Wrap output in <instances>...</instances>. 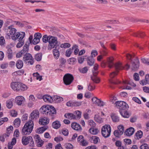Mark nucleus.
Segmentation results:
<instances>
[{"label": "nucleus", "instance_id": "nucleus-62", "mask_svg": "<svg viewBox=\"0 0 149 149\" xmlns=\"http://www.w3.org/2000/svg\"><path fill=\"white\" fill-rule=\"evenodd\" d=\"M79 71L81 72L84 73L87 72L88 69L87 67H85L83 68L80 69Z\"/></svg>", "mask_w": 149, "mask_h": 149}, {"label": "nucleus", "instance_id": "nucleus-6", "mask_svg": "<svg viewBox=\"0 0 149 149\" xmlns=\"http://www.w3.org/2000/svg\"><path fill=\"white\" fill-rule=\"evenodd\" d=\"M23 60L24 63L28 65L30 64L32 65L34 63L33 57L29 53H26L23 57Z\"/></svg>", "mask_w": 149, "mask_h": 149}, {"label": "nucleus", "instance_id": "nucleus-26", "mask_svg": "<svg viewBox=\"0 0 149 149\" xmlns=\"http://www.w3.org/2000/svg\"><path fill=\"white\" fill-rule=\"evenodd\" d=\"M29 43L28 42V44H27V43H26L24 46L23 49L21 51L23 54L28 53L27 52L29 50Z\"/></svg>", "mask_w": 149, "mask_h": 149}, {"label": "nucleus", "instance_id": "nucleus-49", "mask_svg": "<svg viewBox=\"0 0 149 149\" xmlns=\"http://www.w3.org/2000/svg\"><path fill=\"white\" fill-rule=\"evenodd\" d=\"M88 122L89 125L90 126L91 128L94 127L96 126V124L93 120H89Z\"/></svg>", "mask_w": 149, "mask_h": 149}, {"label": "nucleus", "instance_id": "nucleus-34", "mask_svg": "<svg viewBox=\"0 0 149 149\" xmlns=\"http://www.w3.org/2000/svg\"><path fill=\"white\" fill-rule=\"evenodd\" d=\"M87 62L88 65L92 66L94 63V60L93 58L91 57H89L87 58Z\"/></svg>", "mask_w": 149, "mask_h": 149}, {"label": "nucleus", "instance_id": "nucleus-14", "mask_svg": "<svg viewBox=\"0 0 149 149\" xmlns=\"http://www.w3.org/2000/svg\"><path fill=\"white\" fill-rule=\"evenodd\" d=\"M39 113L37 110L33 111L31 113L30 118L32 120H35L39 117Z\"/></svg>", "mask_w": 149, "mask_h": 149}, {"label": "nucleus", "instance_id": "nucleus-64", "mask_svg": "<svg viewBox=\"0 0 149 149\" xmlns=\"http://www.w3.org/2000/svg\"><path fill=\"white\" fill-rule=\"evenodd\" d=\"M62 132L63 134L65 136H67L68 134V130L66 129H63L62 130Z\"/></svg>", "mask_w": 149, "mask_h": 149}, {"label": "nucleus", "instance_id": "nucleus-16", "mask_svg": "<svg viewBox=\"0 0 149 149\" xmlns=\"http://www.w3.org/2000/svg\"><path fill=\"white\" fill-rule=\"evenodd\" d=\"M71 127L74 130L78 131H81L82 128L80 125L76 123H73L71 125Z\"/></svg>", "mask_w": 149, "mask_h": 149}, {"label": "nucleus", "instance_id": "nucleus-56", "mask_svg": "<svg viewBox=\"0 0 149 149\" xmlns=\"http://www.w3.org/2000/svg\"><path fill=\"white\" fill-rule=\"evenodd\" d=\"M64 146L67 149H72L73 148V146L70 143L65 144Z\"/></svg>", "mask_w": 149, "mask_h": 149}, {"label": "nucleus", "instance_id": "nucleus-15", "mask_svg": "<svg viewBox=\"0 0 149 149\" xmlns=\"http://www.w3.org/2000/svg\"><path fill=\"white\" fill-rule=\"evenodd\" d=\"M25 101V98L22 96H17L15 99L16 102L18 105H21Z\"/></svg>", "mask_w": 149, "mask_h": 149}, {"label": "nucleus", "instance_id": "nucleus-47", "mask_svg": "<svg viewBox=\"0 0 149 149\" xmlns=\"http://www.w3.org/2000/svg\"><path fill=\"white\" fill-rule=\"evenodd\" d=\"M72 49L71 48L67 49L65 52V56L67 57L70 56L72 53Z\"/></svg>", "mask_w": 149, "mask_h": 149}, {"label": "nucleus", "instance_id": "nucleus-48", "mask_svg": "<svg viewBox=\"0 0 149 149\" xmlns=\"http://www.w3.org/2000/svg\"><path fill=\"white\" fill-rule=\"evenodd\" d=\"M42 54L41 53H38L35 56V59L38 61H40L42 58Z\"/></svg>", "mask_w": 149, "mask_h": 149}, {"label": "nucleus", "instance_id": "nucleus-18", "mask_svg": "<svg viewBox=\"0 0 149 149\" xmlns=\"http://www.w3.org/2000/svg\"><path fill=\"white\" fill-rule=\"evenodd\" d=\"M134 132V130L132 127H131L127 129L125 132V134L128 136H130L132 135Z\"/></svg>", "mask_w": 149, "mask_h": 149}, {"label": "nucleus", "instance_id": "nucleus-28", "mask_svg": "<svg viewBox=\"0 0 149 149\" xmlns=\"http://www.w3.org/2000/svg\"><path fill=\"white\" fill-rule=\"evenodd\" d=\"M64 116L66 118L70 120L75 119V115L72 113H65L64 115Z\"/></svg>", "mask_w": 149, "mask_h": 149}, {"label": "nucleus", "instance_id": "nucleus-33", "mask_svg": "<svg viewBox=\"0 0 149 149\" xmlns=\"http://www.w3.org/2000/svg\"><path fill=\"white\" fill-rule=\"evenodd\" d=\"M121 115L123 117L125 118H128L129 117L130 115L129 113L125 110L122 111H119Z\"/></svg>", "mask_w": 149, "mask_h": 149}, {"label": "nucleus", "instance_id": "nucleus-11", "mask_svg": "<svg viewBox=\"0 0 149 149\" xmlns=\"http://www.w3.org/2000/svg\"><path fill=\"white\" fill-rule=\"evenodd\" d=\"M50 108V105H44L42 106L40 109V112L43 114L45 115H48V112H49V109Z\"/></svg>", "mask_w": 149, "mask_h": 149}, {"label": "nucleus", "instance_id": "nucleus-63", "mask_svg": "<svg viewBox=\"0 0 149 149\" xmlns=\"http://www.w3.org/2000/svg\"><path fill=\"white\" fill-rule=\"evenodd\" d=\"M140 148L141 149H148V145L146 143H144L141 145Z\"/></svg>", "mask_w": 149, "mask_h": 149}, {"label": "nucleus", "instance_id": "nucleus-41", "mask_svg": "<svg viewBox=\"0 0 149 149\" xmlns=\"http://www.w3.org/2000/svg\"><path fill=\"white\" fill-rule=\"evenodd\" d=\"M51 36H47V35H45L43 36L42 40L43 42L45 43H46L47 42H49V39L50 38L49 37H51Z\"/></svg>", "mask_w": 149, "mask_h": 149}, {"label": "nucleus", "instance_id": "nucleus-8", "mask_svg": "<svg viewBox=\"0 0 149 149\" xmlns=\"http://www.w3.org/2000/svg\"><path fill=\"white\" fill-rule=\"evenodd\" d=\"M74 79L73 76L69 74H65L63 77V80L64 84L66 85L70 84Z\"/></svg>", "mask_w": 149, "mask_h": 149}, {"label": "nucleus", "instance_id": "nucleus-27", "mask_svg": "<svg viewBox=\"0 0 149 149\" xmlns=\"http://www.w3.org/2000/svg\"><path fill=\"white\" fill-rule=\"evenodd\" d=\"M13 127L12 126H10L7 128V134H5L3 135L4 136H9L10 134L13 133Z\"/></svg>", "mask_w": 149, "mask_h": 149}, {"label": "nucleus", "instance_id": "nucleus-57", "mask_svg": "<svg viewBox=\"0 0 149 149\" xmlns=\"http://www.w3.org/2000/svg\"><path fill=\"white\" fill-rule=\"evenodd\" d=\"M19 41V42L16 45V47L18 48L22 47L24 44V41L22 40L20 41Z\"/></svg>", "mask_w": 149, "mask_h": 149}, {"label": "nucleus", "instance_id": "nucleus-25", "mask_svg": "<svg viewBox=\"0 0 149 149\" xmlns=\"http://www.w3.org/2000/svg\"><path fill=\"white\" fill-rule=\"evenodd\" d=\"M42 98L45 102H52V97L48 95H44Z\"/></svg>", "mask_w": 149, "mask_h": 149}, {"label": "nucleus", "instance_id": "nucleus-44", "mask_svg": "<svg viewBox=\"0 0 149 149\" xmlns=\"http://www.w3.org/2000/svg\"><path fill=\"white\" fill-rule=\"evenodd\" d=\"M91 78L93 81L96 83H99L100 81L99 78L97 76H92L91 77Z\"/></svg>", "mask_w": 149, "mask_h": 149}, {"label": "nucleus", "instance_id": "nucleus-58", "mask_svg": "<svg viewBox=\"0 0 149 149\" xmlns=\"http://www.w3.org/2000/svg\"><path fill=\"white\" fill-rule=\"evenodd\" d=\"M114 135L116 137H119L120 136L122 135V134H120V131L118 130H115L113 133Z\"/></svg>", "mask_w": 149, "mask_h": 149}, {"label": "nucleus", "instance_id": "nucleus-21", "mask_svg": "<svg viewBox=\"0 0 149 149\" xmlns=\"http://www.w3.org/2000/svg\"><path fill=\"white\" fill-rule=\"evenodd\" d=\"M55 48V49L53 50V54L54 57L56 58L57 59L59 57L60 55L59 52L58 50L59 47H58V48L57 46H56Z\"/></svg>", "mask_w": 149, "mask_h": 149}, {"label": "nucleus", "instance_id": "nucleus-13", "mask_svg": "<svg viewBox=\"0 0 149 149\" xmlns=\"http://www.w3.org/2000/svg\"><path fill=\"white\" fill-rule=\"evenodd\" d=\"M20 83L18 82H12L10 84L11 88L14 91L18 92L19 91V87Z\"/></svg>", "mask_w": 149, "mask_h": 149}, {"label": "nucleus", "instance_id": "nucleus-61", "mask_svg": "<svg viewBox=\"0 0 149 149\" xmlns=\"http://www.w3.org/2000/svg\"><path fill=\"white\" fill-rule=\"evenodd\" d=\"M5 43V40L3 37L1 36L0 38V45H3Z\"/></svg>", "mask_w": 149, "mask_h": 149}, {"label": "nucleus", "instance_id": "nucleus-55", "mask_svg": "<svg viewBox=\"0 0 149 149\" xmlns=\"http://www.w3.org/2000/svg\"><path fill=\"white\" fill-rule=\"evenodd\" d=\"M118 130H119L120 133V134H123L124 130V127L122 125H119L118 126Z\"/></svg>", "mask_w": 149, "mask_h": 149}, {"label": "nucleus", "instance_id": "nucleus-9", "mask_svg": "<svg viewBox=\"0 0 149 149\" xmlns=\"http://www.w3.org/2000/svg\"><path fill=\"white\" fill-rule=\"evenodd\" d=\"M92 101L93 104L99 107H103L106 104V103L105 102L95 97H93L92 99Z\"/></svg>", "mask_w": 149, "mask_h": 149}, {"label": "nucleus", "instance_id": "nucleus-12", "mask_svg": "<svg viewBox=\"0 0 149 149\" xmlns=\"http://www.w3.org/2000/svg\"><path fill=\"white\" fill-rule=\"evenodd\" d=\"M34 139L37 143L38 147H41L43 145L44 141L41 139L39 135H35L34 137Z\"/></svg>", "mask_w": 149, "mask_h": 149}, {"label": "nucleus", "instance_id": "nucleus-40", "mask_svg": "<svg viewBox=\"0 0 149 149\" xmlns=\"http://www.w3.org/2000/svg\"><path fill=\"white\" fill-rule=\"evenodd\" d=\"M142 132L141 130L139 131L135 134L136 138L139 139L142 137Z\"/></svg>", "mask_w": 149, "mask_h": 149}, {"label": "nucleus", "instance_id": "nucleus-24", "mask_svg": "<svg viewBox=\"0 0 149 149\" xmlns=\"http://www.w3.org/2000/svg\"><path fill=\"white\" fill-rule=\"evenodd\" d=\"M8 49L7 51V54L8 55V59H11L13 57V52L11 49L10 48L9 46H7L6 47Z\"/></svg>", "mask_w": 149, "mask_h": 149}, {"label": "nucleus", "instance_id": "nucleus-7", "mask_svg": "<svg viewBox=\"0 0 149 149\" xmlns=\"http://www.w3.org/2000/svg\"><path fill=\"white\" fill-rule=\"evenodd\" d=\"M115 104L117 107L119 109V111L125 110L128 107V104L123 101H117Z\"/></svg>", "mask_w": 149, "mask_h": 149}, {"label": "nucleus", "instance_id": "nucleus-54", "mask_svg": "<svg viewBox=\"0 0 149 149\" xmlns=\"http://www.w3.org/2000/svg\"><path fill=\"white\" fill-rule=\"evenodd\" d=\"M92 138L93 141V142L95 144L97 143L99 140V138L96 136H93L92 137Z\"/></svg>", "mask_w": 149, "mask_h": 149}, {"label": "nucleus", "instance_id": "nucleus-5", "mask_svg": "<svg viewBox=\"0 0 149 149\" xmlns=\"http://www.w3.org/2000/svg\"><path fill=\"white\" fill-rule=\"evenodd\" d=\"M111 128L109 125H105L103 126L102 129V134L105 138L109 136L110 135Z\"/></svg>", "mask_w": 149, "mask_h": 149}, {"label": "nucleus", "instance_id": "nucleus-4", "mask_svg": "<svg viewBox=\"0 0 149 149\" xmlns=\"http://www.w3.org/2000/svg\"><path fill=\"white\" fill-rule=\"evenodd\" d=\"M49 38L48 48V49L51 50L57 46L56 45L58 44V41L57 38L56 37L51 36Z\"/></svg>", "mask_w": 149, "mask_h": 149}, {"label": "nucleus", "instance_id": "nucleus-3", "mask_svg": "<svg viewBox=\"0 0 149 149\" xmlns=\"http://www.w3.org/2000/svg\"><path fill=\"white\" fill-rule=\"evenodd\" d=\"M22 144L24 146L29 144L30 147H33L34 146V143L33 138L31 136H22Z\"/></svg>", "mask_w": 149, "mask_h": 149}, {"label": "nucleus", "instance_id": "nucleus-53", "mask_svg": "<svg viewBox=\"0 0 149 149\" xmlns=\"http://www.w3.org/2000/svg\"><path fill=\"white\" fill-rule=\"evenodd\" d=\"M79 143L80 145L83 146H86L88 144V142L84 139L81 141Z\"/></svg>", "mask_w": 149, "mask_h": 149}, {"label": "nucleus", "instance_id": "nucleus-31", "mask_svg": "<svg viewBox=\"0 0 149 149\" xmlns=\"http://www.w3.org/2000/svg\"><path fill=\"white\" fill-rule=\"evenodd\" d=\"M14 100L13 99H10L7 100L6 102V106L8 109H10L13 106V102Z\"/></svg>", "mask_w": 149, "mask_h": 149}, {"label": "nucleus", "instance_id": "nucleus-37", "mask_svg": "<svg viewBox=\"0 0 149 149\" xmlns=\"http://www.w3.org/2000/svg\"><path fill=\"white\" fill-rule=\"evenodd\" d=\"M23 65V63L22 61L20 60H18L16 63V65L17 68L18 69L21 68Z\"/></svg>", "mask_w": 149, "mask_h": 149}, {"label": "nucleus", "instance_id": "nucleus-42", "mask_svg": "<svg viewBox=\"0 0 149 149\" xmlns=\"http://www.w3.org/2000/svg\"><path fill=\"white\" fill-rule=\"evenodd\" d=\"M72 51L74 50V54L75 55H77L78 54L79 51V50L78 49V47L77 45H74L72 48Z\"/></svg>", "mask_w": 149, "mask_h": 149}, {"label": "nucleus", "instance_id": "nucleus-29", "mask_svg": "<svg viewBox=\"0 0 149 149\" xmlns=\"http://www.w3.org/2000/svg\"><path fill=\"white\" fill-rule=\"evenodd\" d=\"M113 58L112 57H110L108 58L107 59V64L108 65L109 68H111L113 65Z\"/></svg>", "mask_w": 149, "mask_h": 149}, {"label": "nucleus", "instance_id": "nucleus-35", "mask_svg": "<svg viewBox=\"0 0 149 149\" xmlns=\"http://www.w3.org/2000/svg\"><path fill=\"white\" fill-rule=\"evenodd\" d=\"M19 85V91H24L27 89V87L25 85L20 83Z\"/></svg>", "mask_w": 149, "mask_h": 149}, {"label": "nucleus", "instance_id": "nucleus-19", "mask_svg": "<svg viewBox=\"0 0 149 149\" xmlns=\"http://www.w3.org/2000/svg\"><path fill=\"white\" fill-rule=\"evenodd\" d=\"M114 67L116 72H119V70H123L124 68V67L123 66L122 63L120 62L116 63L115 64Z\"/></svg>", "mask_w": 149, "mask_h": 149}, {"label": "nucleus", "instance_id": "nucleus-32", "mask_svg": "<svg viewBox=\"0 0 149 149\" xmlns=\"http://www.w3.org/2000/svg\"><path fill=\"white\" fill-rule=\"evenodd\" d=\"M89 132L93 134H96L99 132V130L97 128H94V127L91 128L89 130Z\"/></svg>", "mask_w": 149, "mask_h": 149}, {"label": "nucleus", "instance_id": "nucleus-17", "mask_svg": "<svg viewBox=\"0 0 149 149\" xmlns=\"http://www.w3.org/2000/svg\"><path fill=\"white\" fill-rule=\"evenodd\" d=\"M49 122V119L47 117H44L43 118L40 119L39 123L40 125H45L47 124Z\"/></svg>", "mask_w": 149, "mask_h": 149}, {"label": "nucleus", "instance_id": "nucleus-20", "mask_svg": "<svg viewBox=\"0 0 149 149\" xmlns=\"http://www.w3.org/2000/svg\"><path fill=\"white\" fill-rule=\"evenodd\" d=\"M63 100V98L59 96L55 95L52 97V101L55 102L59 103Z\"/></svg>", "mask_w": 149, "mask_h": 149}, {"label": "nucleus", "instance_id": "nucleus-36", "mask_svg": "<svg viewBox=\"0 0 149 149\" xmlns=\"http://www.w3.org/2000/svg\"><path fill=\"white\" fill-rule=\"evenodd\" d=\"M47 129V128L45 126L39 127L36 130L37 133L38 134H41L43 132Z\"/></svg>", "mask_w": 149, "mask_h": 149}, {"label": "nucleus", "instance_id": "nucleus-1", "mask_svg": "<svg viewBox=\"0 0 149 149\" xmlns=\"http://www.w3.org/2000/svg\"><path fill=\"white\" fill-rule=\"evenodd\" d=\"M7 31L6 33V38L7 39L11 38L14 41L18 40L20 41L23 40L25 36V33L24 32H16L17 30L13 28V25H11L8 27Z\"/></svg>", "mask_w": 149, "mask_h": 149}, {"label": "nucleus", "instance_id": "nucleus-23", "mask_svg": "<svg viewBox=\"0 0 149 149\" xmlns=\"http://www.w3.org/2000/svg\"><path fill=\"white\" fill-rule=\"evenodd\" d=\"M49 109V112H48V115L53 116L54 114H56V111L53 107L50 105V108Z\"/></svg>", "mask_w": 149, "mask_h": 149}, {"label": "nucleus", "instance_id": "nucleus-43", "mask_svg": "<svg viewBox=\"0 0 149 149\" xmlns=\"http://www.w3.org/2000/svg\"><path fill=\"white\" fill-rule=\"evenodd\" d=\"M70 44L68 43H64L60 45V47L61 48H66L70 47Z\"/></svg>", "mask_w": 149, "mask_h": 149}, {"label": "nucleus", "instance_id": "nucleus-59", "mask_svg": "<svg viewBox=\"0 0 149 149\" xmlns=\"http://www.w3.org/2000/svg\"><path fill=\"white\" fill-rule=\"evenodd\" d=\"M81 104V102H80L75 101L73 102V106L78 107L80 106Z\"/></svg>", "mask_w": 149, "mask_h": 149}, {"label": "nucleus", "instance_id": "nucleus-10", "mask_svg": "<svg viewBox=\"0 0 149 149\" xmlns=\"http://www.w3.org/2000/svg\"><path fill=\"white\" fill-rule=\"evenodd\" d=\"M131 63V69L132 70H135L139 68V62L137 58H136L134 60L132 61Z\"/></svg>", "mask_w": 149, "mask_h": 149}, {"label": "nucleus", "instance_id": "nucleus-60", "mask_svg": "<svg viewBox=\"0 0 149 149\" xmlns=\"http://www.w3.org/2000/svg\"><path fill=\"white\" fill-rule=\"evenodd\" d=\"M54 140L57 142H59L60 141H63V139L62 137L59 136L55 137L54 138Z\"/></svg>", "mask_w": 149, "mask_h": 149}, {"label": "nucleus", "instance_id": "nucleus-46", "mask_svg": "<svg viewBox=\"0 0 149 149\" xmlns=\"http://www.w3.org/2000/svg\"><path fill=\"white\" fill-rule=\"evenodd\" d=\"M76 59L74 58H70L68 60V63L70 64H73L76 62Z\"/></svg>", "mask_w": 149, "mask_h": 149}, {"label": "nucleus", "instance_id": "nucleus-2", "mask_svg": "<svg viewBox=\"0 0 149 149\" xmlns=\"http://www.w3.org/2000/svg\"><path fill=\"white\" fill-rule=\"evenodd\" d=\"M34 126L33 122L32 120L26 123L22 127L21 133L23 135H29L32 132Z\"/></svg>", "mask_w": 149, "mask_h": 149}, {"label": "nucleus", "instance_id": "nucleus-45", "mask_svg": "<svg viewBox=\"0 0 149 149\" xmlns=\"http://www.w3.org/2000/svg\"><path fill=\"white\" fill-rule=\"evenodd\" d=\"M20 120L18 118H16L14 121V124L15 126L16 127H18L20 125Z\"/></svg>", "mask_w": 149, "mask_h": 149}, {"label": "nucleus", "instance_id": "nucleus-50", "mask_svg": "<svg viewBox=\"0 0 149 149\" xmlns=\"http://www.w3.org/2000/svg\"><path fill=\"white\" fill-rule=\"evenodd\" d=\"M94 119L96 121L100 123L102 122V119L98 115H95L94 117Z\"/></svg>", "mask_w": 149, "mask_h": 149}, {"label": "nucleus", "instance_id": "nucleus-52", "mask_svg": "<svg viewBox=\"0 0 149 149\" xmlns=\"http://www.w3.org/2000/svg\"><path fill=\"white\" fill-rule=\"evenodd\" d=\"M59 61L61 63L60 66L62 67L64 66L66 62V60L63 58H61L60 59Z\"/></svg>", "mask_w": 149, "mask_h": 149}, {"label": "nucleus", "instance_id": "nucleus-22", "mask_svg": "<svg viewBox=\"0 0 149 149\" xmlns=\"http://www.w3.org/2000/svg\"><path fill=\"white\" fill-rule=\"evenodd\" d=\"M140 83L143 85H145L147 84H149V74L146 75L145 79L141 81Z\"/></svg>", "mask_w": 149, "mask_h": 149}, {"label": "nucleus", "instance_id": "nucleus-39", "mask_svg": "<svg viewBox=\"0 0 149 149\" xmlns=\"http://www.w3.org/2000/svg\"><path fill=\"white\" fill-rule=\"evenodd\" d=\"M75 120L79 119H80L81 116V112L79 111H75L74 112Z\"/></svg>", "mask_w": 149, "mask_h": 149}, {"label": "nucleus", "instance_id": "nucleus-51", "mask_svg": "<svg viewBox=\"0 0 149 149\" xmlns=\"http://www.w3.org/2000/svg\"><path fill=\"white\" fill-rule=\"evenodd\" d=\"M111 117L113 122H117L119 121L118 117L115 114H113L111 116Z\"/></svg>", "mask_w": 149, "mask_h": 149}, {"label": "nucleus", "instance_id": "nucleus-30", "mask_svg": "<svg viewBox=\"0 0 149 149\" xmlns=\"http://www.w3.org/2000/svg\"><path fill=\"white\" fill-rule=\"evenodd\" d=\"M52 126L54 128L57 129L60 127L61 124L59 121L57 120L52 123Z\"/></svg>", "mask_w": 149, "mask_h": 149}, {"label": "nucleus", "instance_id": "nucleus-38", "mask_svg": "<svg viewBox=\"0 0 149 149\" xmlns=\"http://www.w3.org/2000/svg\"><path fill=\"white\" fill-rule=\"evenodd\" d=\"M95 88L94 84L92 83H90L88 85V89L89 91H92Z\"/></svg>", "mask_w": 149, "mask_h": 149}]
</instances>
